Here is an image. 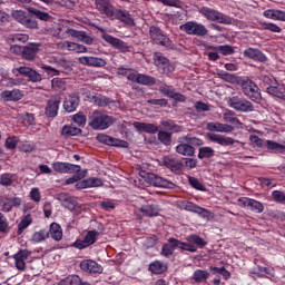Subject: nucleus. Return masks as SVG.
I'll return each instance as SVG.
<instances>
[{
    "mask_svg": "<svg viewBox=\"0 0 285 285\" xmlns=\"http://www.w3.org/2000/svg\"><path fill=\"white\" fill-rule=\"evenodd\" d=\"M220 79L227 81V83H236L237 86L242 85L243 94L245 97H248L250 101H255V104H259L262 101V92H259V87L255 85L253 81H246L230 72H218L217 73Z\"/></svg>",
    "mask_w": 285,
    "mask_h": 285,
    "instance_id": "1",
    "label": "nucleus"
},
{
    "mask_svg": "<svg viewBox=\"0 0 285 285\" xmlns=\"http://www.w3.org/2000/svg\"><path fill=\"white\" fill-rule=\"evenodd\" d=\"M96 8L102 14H106L108 19H118L121 23L126 26H135V19L130 16L128 11H124L120 9H115L110 3V0H96Z\"/></svg>",
    "mask_w": 285,
    "mask_h": 285,
    "instance_id": "2",
    "label": "nucleus"
},
{
    "mask_svg": "<svg viewBox=\"0 0 285 285\" xmlns=\"http://www.w3.org/2000/svg\"><path fill=\"white\" fill-rule=\"evenodd\" d=\"M169 244L171 245V248L175 250H181L187 253H197V248H205V246L208 245L207 242H205L204 238H202L199 235L190 234L187 236L186 242H181L175 237H170Z\"/></svg>",
    "mask_w": 285,
    "mask_h": 285,
    "instance_id": "3",
    "label": "nucleus"
},
{
    "mask_svg": "<svg viewBox=\"0 0 285 285\" xmlns=\"http://www.w3.org/2000/svg\"><path fill=\"white\" fill-rule=\"evenodd\" d=\"M9 50L12 55H18L21 59H24V61H35L41 50V43L30 42L27 46L12 45Z\"/></svg>",
    "mask_w": 285,
    "mask_h": 285,
    "instance_id": "4",
    "label": "nucleus"
},
{
    "mask_svg": "<svg viewBox=\"0 0 285 285\" xmlns=\"http://www.w3.org/2000/svg\"><path fill=\"white\" fill-rule=\"evenodd\" d=\"M258 85L263 90H266L268 95H272V97H277L285 101V87L277 85L275 77L268 75L261 76Z\"/></svg>",
    "mask_w": 285,
    "mask_h": 285,
    "instance_id": "5",
    "label": "nucleus"
},
{
    "mask_svg": "<svg viewBox=\"0 0 285 285\" xmlns=\"http://www.w3.org/2000/svg\"><path fill=\"white\" fill-rule=\"evenodd\" d=\"M114 124L115 118L98 110L89 117V126L92 130H108Z\"/></svg>",
    "mask_w": 285,
    "mask_h": 285,
    "instance_id": "6",
    "label": "nucleus"
},
{
    "mask_svg": "<svg viewBox=\"0 0 285 285\" xmlns=\"http://www.w3.org/2000/svg\"><path fill=\"white\" fill-rule=\"evenodd\" d=\"M249 141L254 148H267L271 153L284 155L285 145H282L275 140H264L257 135H250Z\"/></svg>",
    "mask_w": 285,
    "mask_h": 285,
    "instance_id": "7",
    "label": "nucleus"
},
{
    "mask_svg": "<svg viewBox=\"0 0 285 285\" xmlns=\"http://www.w3.org/2000/svg\"><path fill=\"white\" fill-rule=\"evenodd\" d=\"M149 36L151 41H154L157 46H163V48H166L167 50H175V43L173 40H170V38H168V36L164 35L161 28L151 26L149 28Z\"/></svg>",
    "mask_w": 285,
    "mask_h": 285,
    "instance_id": "8",
    "label": "nucleus"
},
{
    "mask_svg": "<svg viewBox=\"0 0 285 285\" xmlns=\"http://www.w3.org/2000/svg\"><path fill=\"white\" fill-rule=\"evenodd\" d=\"M200 14L207 18L209 21H217L218 23H224L225 26H230L233 19L215 9L208 7H203L199 10Z\"/></svg>",
    "mask_w": 285,
    "mask_h": 285,
    "instance_id": "9",
    "label": "nucleus"
},
{
    "mask_svg": "<svg viewBox=\"0 0 285 285\" xmlns=\"http://www.w3.org/2000/svg\"><path fill=\"white\" fill-rule=\"evenodd\" d=\"M227 104L229 108H233V110H236L237 112H253V110H255L253 102L239 96L228 98Z\"/></svg>",
    "mask_w": 285,
    "mask_h": 285,
    "instance_id": "10",
    "label": "nucleus"
},
{
    "mask_svg": "<svg viewBox=\"0 0 285 285\" xmlns=\"http://www.w3.org/2000/svg\"><path fill=\"white\" fill-rule=\"evenodd\" d=\"M98 235H99V232L89 230L85 235L83 239L78 238L70 246H71V248H77L78 250H83V248H88V247L92 246V244L97 243V236Z\"/></svg>",
    "mask_w": 285,
    "mask_h": 285,
    "instance_id": "11",
    "label": "nucleus"
},
{
    "mask_svg": "<svg viewBox=\"0 0 285 285\" xmlns=\"http://www.w3.org/2000/svg\"><path fill=\"white\" fill-rule=\"evenodd\" d=\"M146 179L148 184H150V186H155L156 188H168L169 190L177 188V185H175V183L164 177H160L157 174L148 173Z\"/></svg>",
    "mask_w": 285,
    "mask_h": 285,
    "instance_id": "12",
    "label": "nucleus"
},
{
    "mask_svg": "<svg viewBox=\"0 0 285 285\" xmlns=\"http://www.w3.org/2000/svg\"><path fill=\"white\" fill-rule=\"evenodd\" d=\"M51 168L55 173H59L60 175L81 173V166L63 161L52 163Z\"/></svg>",
    "mask_w": 285,
    "mask_h": 285,
    "instance_id": "13",
    "label": "nucleus"
},
{
    "mask_svg": "<svg viewBox=\"0 0 285 285\" xmlns=\"http://www.w3.org/2000/svg\"><path fill=\"white\" fill-rule=\"evenodd\" d=\"M22 77H28L30 81H33V83H37V81H41V73L39 72H20L16 76V78H9L7 86H21V83H23Z\"/></svg>",
    "mask_w": 285,
    "mask_h": 285,
    "instance_id": "14",
    "label": "nucleus"
},
{
    "mask_svg": "<svg viewBox=\"0 0 285 285\" xmlns=\"http://www.w3.org/2000/svg\"><path fill=\"white\" fill-rule=\"evenodd\" d=\"M99 144H105V146H116L117 148H128L130 144L126 140L115 138L105 134H98L96 137Z\"/></svg>",
    "mask_w": 285,
    "mask_h": 285,
    "instance_id": "15",
    "label": "nucleus"
},
{
    "mask_svg": "<svg viewBox=\"0 0 285 285\" xmlns=\"http://www.w3.org/2000/svg\"><path fill=\"white\" fill-rule=\"evenodd\" d=\"M23 204L21 197H3L0 199V213H12V208H19Z\"/></svg>",
    "mask_w": 285,
    "mask_h": 285,
    "instance_id": "16",
    "label": "nucleus"
},
{
    "mask_svg": "<svg viewBox=\"0 0 285 285\" xmlns=\"http://www.w3.org/2000/svg\"><path fill=\"white\" fill-rule=\"evenodd\" d=\"M80 269L89 275H101L104 273V266L92 259H83L80 262Z\"/></svg>",
    "mask_w": 285,
    "mask_h": 285,
    "instance_id": "17",
    "label": "nucleus"
},
{
    "mask_svg": "<svg viewBox=\"0 0 285 285\" xmlns=\"http://www.w3.org/2000/svg\"><path fill=\"white\" fill-rule=\"evenodd\" d=\"M154 62L159 70H163V72H174L175 70V65H171L170 60H168L161 52L154 53Z\"/></svg>",
    "mask_w": 285,
    "mask_h": 285,
    "instance_id": "18",
    "label": "nucleus"
},
{
    "mask_svg": "<svg viewBox=\"0 0 285 285\" xmlns=\"http://www.w3.org/2000/svg\"><path fill=\"white\" fill-rule=\"evenodd\" d=\"M59 106H61V96H52L47 102L46 116L55 119L59 115Z\"/></svg>",
    "mask_w": 285,
    "mask_h": 285,
    "instance_id": "19",
    "label": "nucleus"
},
{
    "mask_svg": "<svg viewBox=\"0 0 285 285\" xmlns=\"http://www.w3.org/2000/svg\"><path fill=\"white\" fill-rule=\"evenodd\" d=\"M101 38L109 43V46H112V48H116V50H120L121 52H130V47L126 42H124L119 38H115L108 33H102Z\"/></svg>",
    "mask_w": 285,
    "mask_h": 285,
    "instance_id": "20",
    "label": "nucleus"
},
{
    "mask_svg": "<svg viewBox=\"0 0 285 285\" xmlns=\"http://www.w3.org/2000/svg\"><path fill=\"white\" fill-rule=\"evenodd\" d=\"M32 255L31 250L28 249H19L12 258L14 259V265L18 271H26V259Z\"/></svg>",
    "mask_w": 285,
    "mask_h": 285,
    "instance_id": "21",
    "label": "nucleus"
},
{
    "mask_svg": "<svg viewBox=\"0 0 285 285\" xmlns=\"http://www.w3.org/2000/svg\"><path fill=\"white\" fill-rule=\"evenodd\" d=\"M239 206L249 208L253 213H262L264 210V204L259 200H255L248 197L238 198Z\"/></svg>",
    "mask_w": 285,
    "mask_h": 285,
    "instance_id": "22",
    "label": "nucleus"
},
{
    "mask_svg": "<svg viewBox=\"0 0 285 285\" xmlns=\"http://www.w3.org/2000/svg\"><path fill=\"white\" fill-rule=\"evenodd\" d=\"M209 141L213 144H218V146H233L234 144H239V140H235L230 137L219 135V134H207Z\"/></svg>",
    "mask_w": 285,
    "mask_h": 285,
    "instance_id": "23",
    "label": "nucleus"
},
{
    "mask_svg": "<svg viewBox=\"0 0 285 285\" xmlns=\"http://www.w3.org/2000/svg\"><path fill=\"white\" fill-rule=\"evenodd\" d=\"M127 79H129V81H135L136 83H141L142 86H155V83H157V79H155V77L144 73H129Z\"/></svg>",
    "mask_w": 285,
    "mask_h": 285,
    "instance_id": "24",
    "label": "nucleus"
},
{
    "mask_svg": "<svg viewBox=\"0 0 285 285\" xmlns=\"http://www.w3.org/2000/svg\"><path fill=\"white\" fill-rule=\"evenodd\" d=\"M81 99L79 98V94H71L65 98L63 109L66 112H75L77 108H79Z\"/></svg>",
    "mask_w": 285,
    "mask_h": 285,
    "instance_id": "25",
    "label": "nucleus"
},
{
    "mask_svg": "<svg viewBox=\"0 0 285 285\" xmlns=\"http://www.w3.org/2000/svg\"><path fill=\"white\" fill-rule=\"evenodd\" d=\"M79 63L82 66H92L94 68H104L106 66V60L97 57H80L78 58Z\"/></svg>",
    "mask_w": 285,
    "mask_h": 285,
    "instance_id": "26",
    "label": "nucleus"
},
{
    "mask_svg": "<svg viewBox=\"0 0 285 285\" xmlns=\"http://www.w3.org/2000/svg\"><path fill=\"white\" fill-rule=\"evenodd\" d=\"M175 150L178 155H183V157H195V147L186 141L184 142L181 138L179 144L175 147Z\"/></svg>",
    "mask_w": 285,
    "mask_h": 285,
    "instance_id": "27",
    "label": "nucleus"
},
{
    "mask_svg": "<svg viewBox=\"0 0 285 285\" xmlns=\"http://www.w3.org/2000/svg\"><path fill=\"white\" fill-rule=\"evenodd\" d=\"M132 126L138 130V132H147L148 135L159 132V127L155 124L135 121Z\"/></svg>",
    "mask_w": 285,
    "mask_h": 285,
    "instance_id": "28",
    "label": "nucleus"
},
{
    "mask_svg": "<svg viewBox=\"0 0 285 285\" xmlns=\"http://www.w3.org/2000/svg\"><path fill=\"white\" fill-rule=\"evenodd\" d=\"M0 98L4 101H21L23 99V91L19 89L4 90L0 94Z\"/></svg>",
    "mask_w": 285,
    "mask_h": 285,
    "instance_id": "29",
    "label": "nucleus"
},
{
    "mask_svg": "<svg viewBox=\"0 0 285 285\" xmlns=\"http://www.w3.org/2000/svg\"><path fill=\"white\" fill-rule=\"evenodd\" d=\"M67 35H70V37H75L78 41H82L83 43H87V46H91V43L95 41L92 37L88 36L86 31H78L75 29H68Z\"/></svg>",
    "mask_w": 285,
    "mask_h": 285,
    "instance_id": "30",
    "label": "nucleus"
},
{
    "mask_svg": "<svg viewBox=\"0 0 285 285\" xmlns=\"http://www.w3.org/2000/svg\"><path fill=\"white\" fill-rule=\"evenodd\" d=\"M207 130H209L210 132H233V130H235V127L228 124L208 122Z\"/></svg>",
    "mask_w": 285,
    "mask_h": 285,
    "instance_id": "31",
    "label": "nucleus"
},
{
    "mask_svg": "<svg viewBox=\"0 0 285 285\" xmlns=\"http://www.w3.org/2000/svg\"><path fill=\"white\" fill-rule=\"evenodd\" d=\"M163 164L166 168L171 170V173H181V168H184V163L181 160H177L170 157H165Z\"/></svg>",
    "mask_w": 285,
    "mask_h": 285,
    "instance_id": "32",
    "label": "nucleus"
},
{
    "mask_svg": "<svg viewBox=\"0 0 285 285\" xmlns=\"http://www.w3.org/2000/svg\"><path fill=\"white\" fill-rule=\"evenodd\" d=\"M244 57H247V59H253L254 61H267L266 55L262 52L259 49L255 48H248L244 51Z\"/></svg>",
    "mask_w": 285,
    "mask_h": 285,
    "instance_id": "33",
    "label": "nucleus"
},
{
    "mask_svg": "<svg viewBox=\"0 0 285 285\" xmlns=\"http://www.w3.org/2000/svg\"><path fill=\"white\" fill-rule=\"evenodd\" d=\"M148 271L153 273V275H164V273L168 271V265L161 261H154L149 264Z\"/></svg>",
    "mask_w": 285,
    "mask_h": 285,
    "instance_id": "34",
    "label": "nucleus"
},
{
    "mask_svg": "<svg viewBox=\"0 0 285 285\" xmlns=\"http://www.w3.org/2000/svg\"><path fill=\"white\" fill-rule=\"evenodd\" d=\"M48 233L49 237L53 238L55 242H61L63 239V229L58 223H51Z\"/></svg>",
    "mask_w": 285,
    "mask_h": 285,
    "instance_id": "35",
    "label": "nucleus"
},
{
    "mask_svg": "<svg viewBox=\"0 0 285 285\" xmlns=\"http://www.w3.org/2000/svg\"><path fill=\"white\" fill-rule=\"evenodd\" d=\"M160 210L159 205L146 204L140 207V213H142L145 217H157Z\"/></svg>",
    "mask_w": 285,
    "mask_h": 285,
    "instance_id": "36",
    "label": "nucleus"
},
{
    "mask_svg": "<svg viewBox=\"0 0 285 285\" xmlns=\"http://www.w3.org/2000/svg\"><path fill=\"white\" fill-rule=\"evenodd\" d=\"M28 12L31 17H35L40 21H52V16H50V13L41 11L35 7L28 8Z\"/></svg>",
    "mask_w": 285,
    "mask_h": 285,
    "instance_id": "37",
    "label": "nucleus"
},
{
    "mask_svg": "<svg viewBox=\"0 0 285 285\" xmlns=\"http://www.w3.org/2000/svg\"><path fill=\"white\" fill-rule=\"evenodd\" d=\"M61 135L65 137H77V135H81V128L73 122L71 125H65L61 129Z\"/></svg>",
    "mask_w": 285,
    "mask_h": 285,
    "instance_id": "38",
    "label": "nucleus"
},
{
    "mask_svg": "<svg viewBox=\"0 0 285 285\" xmlns=\"http://www.w3.org/2000/svg\"><path fill=\"white\" fill-rule=\"evenodd\" d=\"M223 119L226 124H232L233 126H242V120L237 118V115L233 110H226L223 115Z\"/></svg>",
    "mask_w": 285,
    "mask_h": 285,
    "instance_id": "39",
    "label": "nucleus"
},
{
    "mask_svg": "<svg viewBox=\"0 0 285 285\" xmlns=\"http://www.w3.org/2000/svg\"><path fill=\"white\" fill-rule=\"evenodd\" d=\"M50 237V232L48 229H40L39 232H35L31 236L32 244H41V242H46Z\"/></svg>",
    "mask_w": 285,
    "mask_h": 285,
    "instance_id": "40",
    "label": "nucleus"
},
{
    "mask_svg": "<svg viewBox=\"0 0 285 285\" xmlns=\"http://www.w3.org/2000/svg\"><path fill=\"white\" fill-rule=\"evenodd\" d=\"M209 277H210V273L208 271L196 269L193 274L191 279H194L196 284H204V282H206V279H208Z\"/></svg>",
    "mask_w": 285,
    "mask_h": 285,
    "instance_id": "41",
    "label": "nucleus"
},
{
    "mask_svg": "<svg viewBox=\"0 0 285 285\" xmlns=\"http://www.w3.org/2000/svg\"><path fill=\"white\" fill-rule=\"evenodd\" d=\"M209 50H215V52H220V55L228 56V55H235V47L230 45H224V46H209Z\"/></svg>",
    "mask_w": 285,
    "mask_h": 285,
    "instance_id": "42",
    "label": "nucleus"
},
{
    "mask_svg": "<svg viewBox=\"0 0 285 285\" xmlns=\"http://www.w3.org/2000/svg\"><path fill=\"white\" fill-rule=\"evenodd\" d=\"M215 157V149L213 147H200L198 149V159H213Z\"/></svg>",
    "mask_w": 285,
    "mask_h": 285,
    "instance_id": "43",
    "label": "nucleus"
},
{
    "mask_svg": "<svg viewBox=\"0 0 285 285\" xmlns=\"http://www.w3.org/2000/svg\"><path fill=\"white\" fill-rule=\"evenodd\" d=\"M63 46L73 52H88V48H86V46L79 45L77 42L65 41Z\"/></svg>",
    "mask_w": 285,
    "mask_h": 285,
    "instance_id": "44",
    "label": "nucleus"
},
{
    "mask_svg": "<svg viewBox=\"0 0 285 285\" xmlns=\"http://www.w3.org/2000/svg\"><path fill=\"white\" fill-rule=\"evenodd\" d=\"M32 224V216L30 214L26 215L18 224V235H21L28 226Z\"/></svg>",
    "mask_w": 285,
    "mask_h": 285,
    "instance_id": "45",
    "label": "nucleus"
},
{
    "mask_svg": "<svg viewBox=\"0 0 285 285\" xmlns=\"http://www.w3.org/2000/svg\"><path fill=\"white\" fill-rule=\"evenodd\" d=\"M94 101L97 106L104 107V106H110V104H115V101L104 95L97 94L94 97Z\"/></svg>",
    "mask_w": 285,
    "mask_h": 285,
    "instance_id": "46",
    "label": "nucleus"
},
{
    "mask_svg": "<svg viewBox=\"0 0 285 285\" xmlns=\"http://www.w3.org/2000/svg\"><path fill=\"white\" fill-rule=\"evenodd\" d=\"M81 284V277L79 275H70L65 279H61L58 285H79Z\"/></svg>",
    "mask_w": 285,
    "mask_h": 285,
    "instance_id": "47",
    "label": "nucleus"
},
{
    "mask_svg": "<svg viewBox=\"0 0 285 285\" xmlns=\"http://www.w3.org/2000/svg\"><path fill=\"white\" fill-rule=\"evenodd\" d=\"M158 140L164 146H170L173 144V134L168 131H158Z\"/></svg>",
    "mask_w": 285,
    "mask_h": 285,
    "instance_id": "48",
    "label": "nucleus"
},
{
    "mask_svg": "<svg viewBox=\"0 0 285 285\" xmlns=\"http://www.w3.org/2000/svg\"><path fill=\"white\" fill-rule=\"evenodd\" d=\"M209 271H212L213 275H222L224 279H229L230 277V272L226 269V267H215L210 266Z\"/></svg>",
    "mask_w": 285,
    "mask_h": 285,
    "instance_id": "49",
    "label": "nucleus"
},
{
    "mask_svg": "<svg viewBox=\"0 0 285 285\" xmlns=\"http://www.w3.org/2000/svg\"><path fill=\"white\" fill-rule=\"evenodd\" d=\"M189 185L191 188H195L196 190H200L202 193H206V186L199 181L196 177L189 176L188 177Z\"/></svg>",
    "mask_w": 285,
    "mask_h": 285,
    "instance_id": "50",
    "label": "nucleus"
},
{
    "mask_svg": "<svg viewBox=\"0 0 285 285\" xmlns=\"http://www.w3.org/2000/svg\"><path fill=\"white\" fill-rule=\"evenodd\" d=\"M181 140L189 144V146H193V148H195V146H204L203 139L197 137H191L190 135L184 136Z\"/></svg>",
    "mask_w": 285,
    "mask_h": 285,
    "instance_id": "51",
    "label": "nucleus"
},
{
    "mask_svg": "<svg viewBox=\"0 0 285 285\" xmlns=\"http://www.w3.org/2000/svg\"><path fill=\"white\" fill-rule=\"evenodd\" d=\"M62 206L68 210H76L77 200L70 196H65V198L62 199Z\"/></svg>",
    "mask_w": 285,
    "mask_h": 285,
    "instance_id": "52",
    "label": "nucleus"
},
{
    "mask_svg": "<svg viewBox=\"0 0 285 285\" xmlns=\"http://www.w3.org/2000/svg\"><path fill=\"white\" fill-rule=\"evenodd\" d=\"M160 255L167 258L173 257V255H175V249H173V246L170 245V240H167V243L163 245Z\"/></svg>",
    "mask_w": 285,
    "mask_h": 285,
    "instance_id": "53",
    "label": "nucleus"
},
{
    "mask_svg": "<svg viewBox=\"0 0 285 285\" xmlns=\"http://www.w3.org/2000/svg\"><path fill=\"white\" fill-rule=\"evenodd\" d=\"M72 124L78 128H83L86 126V115L83 114H76L72 117Z\"/></svg>",
    "mask_w": 285,
    "mask_h": 285,
    "instance_id": "54",
    "label": "nucleus"
},
{
    "mask_svg": "<svg viewBox=\"0 0 285 285\" xmlns=\"http://www.w3.org/2000/svg\"><path fill=\"white\" fill-rule=\"evenodd\" d=\"M12 179H14V175L13 174H2L0 176V186H12Z\"/></svg>",
    "mask_w": 285,
    "mask_h": 285,
    "instance_id": "55",
    "label": "nucleus"
},
{
    "mask_svg": "<svg viewBox=\"0 0 285 285\" xmlns=\"http://www.w3.org/2000/svg\"><path fill=\"white\" fill-rule=\"evenodd\" d=\"M193 35H196L197 37H206V35H208V29H206L204 24L195 22Z\"/></svg>",
    "mask_w": 285,
    "mask_h": 285,
    "instance_id": "56",
    "label": "nucleus"
},
{
    "mask_svg": "<svg viewBox=\"0 0 285 285\" xmlns=\"http://www.w3.org/2000/svg\"><path fill=\"white\" fill-rule=\"evenodd\" d=\"M87 188H99V186H104V181L97 177H89L86 179Z\"/></svg>",
    "mask_w": 285,
    "mask_h": 285,
    "instance_id": "57",
    "label": "nucleus"
},
{
    "mask_svg": "<svg viewBox=\"0 0 285 285\" xmlns=\"http://www.w3.org/2000/svg\"><path fill=\"white\" fill-rule=\"evenodd\" d=\"M100 208L101 210H107L108 213H110V210H115L117 208V204H115V202L110 199H106L100 202Z\"/></svg>",
    "mask_w": 285,
    "mask_h": 285,
    "instance_id": "58",
    "label": "nucleus"
},
{
    "mask_svg": "<svg viewBox=\"0 0 285 285\" xmlns=\"http://www.w3.org/2000/svg\"><path fill=\"white\" fill-rule=\"evenodd\" d=\"M51 86L55 90H66V82L61 78H53Z\"/></svg>",
    "mask_w": 285,
    "mask_h": 285,
    "instance_id": "59",
    "label": "nucleus"
},
{
    "mask_svg": "<svg viewBox=\"0 0 285 285\" xmlns=\"http://www.w3.org/2000/svg\"><path fill=\"white\" fill-rule=\"evenodd\" d=\"M10 230V225L8 224V218L0 213V233H8Z\"/></svg>",
    "mask_w": 285,
    "mask_h": 285,
    "instance_id": "60",
    "label": "nucleus"
},
{
    "mask_svg": "<svg viewBox=\"0 0 285 285\" xmlns=\"http://www.w3.org/2000/svg\"><path fill=\"white\" fill-rule=\"evenodd\" d=\"M181 164L185 168H197V159L196 158H181Z\"/></svg>",
    "mask_w": 285,
    "mask_h": 285,
    "instance_id": "61",
    "label": "nucleus"
},
{
    "mask_svg": "<svg viewBox=\"0 0 285 285\" xmlns=\"http://www.w3.org/2000/svg\"><path fill=\"white\" fill-rule=\"evenodd\" d=\"M272 198L274 202H278V204H284L285 202V193L279 190L272 191Z\"/></svg>",
    "mask_w": 285,
    "mask_h": 285,
    "instance_id": "62",
    "label": "nucleus"
},
{
    "mask_svg": "<svg viewBox=\"0 0 285 285\" xmlns=\"http://www.w3.org/2000/svg\"><path fill=\"white\" fill-rule=\"evenodd\" d=\"M160 92L161 95H165V97L173 99V96L175 95V88L170 86H163L160 87Z\"/></svg>",
    "mask_w": 285,
    "mask_h": 285,
    "instance_id": "63",
    "label": "nucleus"
},
{
    "mask_svg": "<svg viewBox=\"0 0 285 285\" xmlns=\"http://www.w3.org/2000/svg\"><path fill=\"white\" fill-rule=\"evenodd\" d=\"M180 30L186 32L187 35H193L195 30V22H187L180 26Z\"/></svg>",
    "mask_w": 285,
    "mask_h": 285,
    "instance_id": "64",
    "label": "nucleus"
}]
</instances>
